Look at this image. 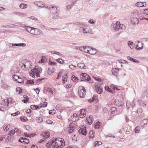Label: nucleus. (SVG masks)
I'll return each instance as SVG.
<instances>
[{"mask_svg": "<svg viewBox=\"0 0 148 148\" xmlns=\"http://www.w3.org/2000/svg\"><path fill=\"white\" fill-rule=\"evenodd\" d=\"M42 69L40 67L35 66L34 69L29 72L30 75L33 77H35V75L37 77H40V74L42 71Z\"/></svg>", "mask_w": 148, "mask_h": 148, "instance_id": "1", "label": "nucleus"}, {"mask_svg": "<svg viewBox=\"0 0 148 148\" xmlns=\"http://www.w3.org/2000/svg\"><path fill=\"white\" fill-rule=\"evenodd\" d=\"M56 148H62L65 145V141L61 138H53Z\"/></svg>", "mask_w": 148, "mask_h": 148, "instance_id": "2", "label": "nucleus"}, {"mask_svg": "<svg viewBox=\"0 0 148 148\" xmlns=\"http://www.w3.org/2000/svg\"><path fill=\"white\" fill-rule=\"evenodd\" d=\"M32 63L29 61L26 60H23L19 63L20 66L24 70H29L28 69L31 67Z\"/></svg>", "mask_w": 148, "mask_h": 148, "instance_id": "3", "label": "nucleus"}, {"mask_svg": "<svg viewBox=\"0 0 148 148\" xmlns=\"http://www.w3.org/2000/svg\"><path fill=\"white\" fill-rule=\"evenodd\" d=\"M111 27L115 31H118L121 29L124 30L125 28V25L120 24L119 21H117L115 24H112Z\"/></svg>", "mask_w": 148, "mask_h": 148, "instance_id": "4", "label": "nucleus"}, {"mask_svg": "<svg viewBox=\"0 0 148 148\" xmlns=\"http://www.w3.org/2000/svg\"><path fill=\"white\" fill-rule=\"evenodd\" d=\"M78 95L81 98L84 97L86 95V90L84 87L81 86L78 88Z\"/></svg>", "mask_w": 148, "mask_h": 148, "instance_id": "5", "label": "nucleus"}, {"mask_svg": "<svg viewBox=\"0 0 148 148\" xmlns=\"http://www.w3.org/2000/svg\"><path fill=\"white\" fill-rule=\"evenodd\" d=\"M46 146L47 148H56L53 138L47 143Z\"/></svg>", "mask_w": 148, "mask_h": 148, "instance_id": "6", "label": "nucleus"}, {"mask_svg": "<svg viewBox=\"0 0 148 148\" xmlns=\"http://www.w3.org/2000/svg\"><path fill=\"white\" fill-rule=\"evenodd\" d=\"M81 78L82 80L89 81L91 79L90 77L86 73H82L81 75Z\"/></svg>", "mask_w": 148, "mask_h": 148, "instance_id": "7", "label": "nucleus"}, {"mask_svg": "<svg viewBox=\"0 0 148 148\" xmlns=\"http://www.w3.org/2000/svg\"><path fill=\"white\" fill-rule=\"evenodd\" d=\"M86 109H81L80 110V113L79 114V117L81 118L84 117L86 115Z\"/></svg>", "mask_w": 148, "mask_h": 148, "instance_id": "8", "label": "nucleus"}, {"mask_svg": "<svg viewBox=\"0 0 148 148\" xmlns=\"http://www.w3.org/2000/svg\"><path fill=\"white\" fill-rule=\"evenodd\" d=\"M97 50L96 49L91 48V47H90L89 53L91 55H94L97 53Z\"/></svg>", "mask_w": 148, "mask_h": 148, "instance_id": "9", "label": "nucleus"}, {"mask_svg": "<svg viewBox=\"0 0 148 148\" xmlns=\"http://www.w3.org/2000/svg\"><path fill=\"white\" fill-rule=\"evenodd\" d=\"M138 20L136 18H132L131 19V23L132 24L136 25L138 23Z\"/></svg>", "mask_w": 148, "mask_h": 148, "instance_id": "10", "label": "nucleus"}, {"mask_svg": "<svg viewBox=\"0 0 148 148\" xmlns=\"http://www.w3.org/2000/svg\"><path fill=\"white\" fill-rule=\"evenodd\" d=\"M79 134H81L82 135H86L87 134L86 132V127H84V128L80 129L79 130Z\"/></svg>", "mask_w": 148, "mask_h": 148, "instance_id": "11", "label": "nucleus"}, {"mask_svg": "<svg viewBox=\"0 0 148 148\" xmlns=\"http://www.w3.org/2000/svg\"><path fill=\"white\" fill-rule=\"evenodd\" d=\"M146 4L145 2H137L136 4V5L138 7H141L143 6H146Z\"/></svg>", "mask_w": 148, "mask_h": 148, "instance_id": "12", "label": "nucleus"}, {"mask_svg": "<svg viewBox=\"0 0 148 148\" xmlns=\"http://www.w3.org/2000/svg\"><path fill=\"white\" fill-rule=\"evenodd\" d=\"M44 3L42 1H36L34 2V4L35 5L40 8H42L44 7V6L45 5H44Z\"/></svg>", "mask_w": 148, "mask_h": 148, "instance_id": "13", "label": "nucleus"}, {"mask_svg": "<svg viewBox=\"0 0 148 148\" xmlns=\"http://www.w3.org/2000/svg\"><path fill=\"white\" fill-rule=\"evenodd\" d=\"M80 29L83 32V33L86 34L88 32V30L89 29V27H82L80 28Z\"/></svg>", "mask_w": 148, "mask_h": 148, "instance_id": "14", "label": "nucleus"}, {"mask_svg": "<svg viewBox=\"0 0 148 148\" xmlns=\"http://www.w3.org/2000/svg\"><path fill=\"white\" fill-rule=\"evenodd\" d=\"M95 87L96 91L98 93L101 94L102 92V90L99 86L97 85Z\"/></svg>", "mask_w": 148, "mask_h": 148, "instance_id": "15", "label": "nucleus"}, {"mask_svg": "<svg viewBox=\"0 0 148 148\" xmlns=\"http://www.w3.org/2000/svg\"><path fill=\"white\" fill-rule=\"evenodd\" d=\"M34 35H39L40 34L41 31L38 28H35V29Z\"/></svg>", "mask_w": 148, "mask_h": 148, "instance_id": "16", "label": "nucleus"}, {"mask_svg": "<svg viewBox=\"0 0 148 148\" xmlns=\"http://www.w3.org/2000/svg\"><path fill=\"white\" fill-rule=\"evenodd\" d=\"M138 103L139 105L143 107H144L146 105V104L143 101L140 100H138Z\"/></svg>", "mask_w": 148, "mask_h": 148, "instance_id": "17", "label": "nucleus"}, {"mask_svg": "<svg viewBox=\"0 0 148 148\" xmlns=\"http://www.w3.org/2000/svg\"><path fill=\"white\" fill-rule=\"evenodd\" d=\"M77 66L81 69H85L86 68V66L83 63H79L77 64Z\"/></svg>", "mask_w": 148, "mask_h": 148, "instance_id": "18", "label": "nucleus"}, {"mask_svg": "<svg viewBox=\"0 0 148 148\" xmlns=\"http://www.w3.org/2000/svg\"><path fill=\"white\" fill-rule=\"evenodd\" d=\"M119 71V69L115 68L114 69H112V73L114 75H116L118 74Z\"/></svg>", "mask_w": 148, "mask_h": 148, "instance_id": "19", "label": "nucleus"}, {"mask_svg": "<svg viewBox=\"0 0 148 148\" xmlns=\"http://www.w3.org/2000/svg\"><path fill=\"white\" fill-rule=\"evenodd\" d=\"M68 130L69 133L72 132L74 129V127L72 126V124H70L69 125V127Z\"/></svg>", "mask_w": 148, "mask_h": 148, "instance_id": "20", "label": "nucleus"}, {"mask_svg": "<svg viewBox=\"0 0 148 148\" xmlns=\"http://www.w3.org/2000/svg\"><path fill=\"white\" fill-rule=\"evenodd\" d=\"M148 122V120L147 119H145L143 120L141 122V125L144 126L145 124H147Z\"/></svg>", "mask_w": 148, "mask_h": 148, "instance_id": "21", "label": "nucleus"}, {"mask_svg": "<svg viewBox=\"0 0 148 148\" xmlns=\"http://www.w3.org/2000/svg\"><path fill=\"white\" fill-rule=\"evenodd\" d=\"M12 45L13 46H23L25 47L26 46V44L25 43H21L18 44H12Z\"/></svg>", "mask_w": 148, "mask_h": 148, "instance_id": "22", "label": "nucleus"}, {"mask_svg": "<svg viewBox=\"0 0 148 148\" xmlns=\"http://www.w3.org/2000/svg\"><path fill=\"white\" fill-rule=\"evenodd\" d=\"M49 136L50 134L49 132H45L44 134H42V136L45 138L49 137Z\"/></svg>", "mask_w": 148, "mask_h": 148, "instance_id": "23", "label": "nucleus"}, {"mask_svg": "<svg viewBox=\"0 0 148 148\" xmlns=\"http://www.w3.org/2000/svg\"><path fill=\"white\" fill-rule=\"evenodd\" d=\"M105 89L106 91H107L109 92L112 93H114V90H112L108 86H106L105 87Z\"/></svg>", "mask_w": 148, "mask_h": 148, "instance_id": "24", "label": "nucleus"}, {"mask_svg": "<svg viewBox=\"0 0 148 148\" xmlns=\"http://www.w3.org/2000/svg\"><path fill=\"white\" fill-rule=\"evenodd\" d=\"M67 75H66L63 76L62 77V81L63 84H64L65 83V82L67 80V79L66 78Z\"/></svg>", "mask_w": 148, "mask_h": 148, "instance_id": "25", "label": "nucleus"}, {"mask_svg": "<svg viewBox=\"0 0 148 148\" xmlns=\"http://www.w3.org/2000/svg\"><path fill=\"white\" fill-rule=\"evenodd\" d=\"M27 5L26 4L21 3L19 5L20 7L22 9L25 8H27Z\"/></svg>", "mask_w": 148, "mask_h": 148, "instance_id": "26", "label": "nucleus"}, {"mask_svg": "<svg viewBox=\"0 0 148 148\" xmlns=\"http://www.w3.org/2000/svg\"><path fill=\"white\" fill-rule=\"evenodd\" d=\"M73 4L72 3L71 4H70L69 5L66 6V10L67 11H69L71 9V7L73 6Z\"/></svg>", "mask_w": 148, "mask_h": 148, "instance_id": "27", "label": "nucleus"}, {"mask_svg": "<svg viewBox=\"0 0 148 148\" xmlns=\"http://www.w3.org/2000/svg\"><path fill=\"white\" fill-rule=\"evenodd\" d=\"M40 62V61H39V62ZM40 62L42 63H45L46 62V60L45 57H44L43 56H42Z\"/></svg>", "mask_w": 148, "mask_h": 148, "instance_id": "28", "label": "nucleus"}, {"mask_svg": "<svg viewBox=\"0 0 148 148\" xmlns=\"http://www.w3.org/2000/svg\"><path fill=\"white\" fill-rule=\"evenodd\" d=\"M127 44L131 49H132L133 48V42L129 41L128 42Z\"/></svg>", "mask_w": 148, "mask_h": 148, "instance_id": "29", "label": "nucleus"}, {"mask_svg": "<svg viewBox=\"0 0 148 148\" xmlns=\"http://www.w3.org/2000/svg\"><path fill=\"white\" fill-rule=\"evenodd\" d=\"M94 134L95 133L94 132L92 131H90L89 134L90 137L91 138H93Z\"/></svg>", "mask_w": 148, "mask_h": 148, "instance_id": "30", "label": "nucleus"}, {"mask_svg": "<svg viewBox=\"0 0 148 148\" xmlns=\"http://www.w3.org/2000/svg\"><path fill=\"white\" fill-rule=\"evenodd\" d=\"M43 119L41 117H39L37 118L36 120V121L38 123H41L43 121Z\"/></svg>", "mask_w": 148, "mask_h": 148, "instance_id": "31", "label": "nucleus"}, {"mask_svg": "<svg viewBox=\"0 0 148 148\" xmlns=\"http://www.w3.org/2000/svg\"><path fill=\"white\" fill-rule=\"evenodd\" d=\"M100 123L99 121L97 122V123L95 124L94 125L95 128V129H98L99 128V127L100 126Z\"/></svg>", "mask_w": 148, "mask_h": 148, "instance_id": "32", "label": "nucleus"}, {"mask_svg": "<svg viewBox=\"0 0 148 148\" xmlns=\"http://www.w3.org/2000/svg\"><path fill=\"white\" fill-rule=\"evenodd\" d=\"M95 147H98L99 145H101L102 144V143L101 141H96L95 142Z\"/></svg>", "mask_w": 148, "mask_h": 148, "instance_id": "33", "label": "nucleus"}, {"mask_svg": "<svg viewBox=\"0 0 148 148\" xmlns=\"http://www.w3.org/2000/svg\"><path fill=\"white\" fill-rule=\"evenodd\" d=\"M90 47H89L85 46V50L84 51V52L89 53V50L90 49Z\"/></svg>", "mask_w": 148, "mask_h": 148, "instance_id": "34", "label": "nucleus"}, {"mask_svg": "<svg viewBox=\"0 0 148 148\" xmlns=\"http://www.w3.org/2000/svg\"><path fill=\"white\" fill-rule=\"evenodd\" d=\"M10 125H5L3 127V129L4 130V131L6 132L7 131L9 130V128L10 127Z\"/></svg>", "mask_w": 148, "mask_h": 148, "instance_id": "35", "label": "nucleus"}, {"mask_svg": "<svg viewBox=\"0 0 148 148\" xmlns=\"http://www.w3.org/2000/svg\"><path fill=\"white\" fill-rule=\"evenodd\" d=\"M69 67L72 70L75 69L77 68L76 66L74 65L73 64H71L69 65Z\"/></svg>", "mask_w": 148, "mask_h": 148, "instance_id": "36", "label": "nucleus"}, {"mask_svg": "<svg viewBox=\"0 0 148 148\" xmlns=\"http://www.w3.org/2000/svg\"><path fill=\"white\" fill-rule=\"evenodd\" d=\"M140 131V127L138 126H136L135 129V132L136 133H138Z\"/></svg>", "mask_w": 148, "mask_h": 148, "instance_id": "37", "label": "nucleus"}, {"mask_svg": "<svg viewBox=\"0 0 148 148\" xmlns=\"http://www.w3.org/2000/svg\"><path fill=\"white\" fill-rule=\"evenodd\" d=\"M53 18L57 19L59 18L58 14L57 13L53 14Z\"/></svg>", "mask_w": 148, "mask_h": 148, "instance_id": "38", "label": "nucleus"}, {"mask_svg": "<svg viewBox=\"0 0 148 148\" xmlns=\"http://www.w3.org/2000/svg\"><path fill=\"white\" fill-rule=\"evenodd\" d=\"M20 119L23 121H26L27 120V117L25 116H21L20 117Z\"/></svg>", "mask_w": 148, "mask_h": 148, "instance_id": "39", "label": "nucleus"}, {"mask_svg": "<svg viewBox=\"0 0 148 148\" xmlns=\"http://www.w3.org/2000/svg\"><path fill=\"white\" fill-rule=\"evenodd\" d=\"M25 128L27 131H31V128L28 125H26L25 126Z\"/></svg>", "mask_w": 148, "mask_h": 148, "instance_id": "40", "label": "nucleus"}, {"mask_svg": "<svg viewBox=\"0 0 148 148\" xmlns=\"http://www.w3.org/2000/svg\"><path fill=\"white\" fill-rule=\"evenodd\" d=\"M71 80L72 81H73L74 82H76L78 80L77 78L74 75H73L72 78Z\"/></svg>", "mask_w": 148, "mask_h": 148, "instance_id": "41", "label": "nucleus"}, {"mask_svg": "<svg viewBox=\"0 0 148 148\" xmlns=\"http://www.w3.org/2000/svg\"><path fill=\"white\" fill-rule=\"evenodd\" d=\"M32 27H28V26H27L26 27V30L28 32L30 33L31 30L32 29Z\"/></svg>", "mask_w": 148, "mask_h": 148, "instance_id": "42", "label": "nucleus"}, {"mask_svg": "<svg viewBox=\"0 0 148 148\" xmlns=\"http://www.w3.org/2000/svg\"><path fill=\"white\" fill-rule=\"evenodd\" d=\"M14 131L15 132H16L18 134H20L21 132V131L20 130L18 129L17 128H15Z\"/></svg>", "mask_w": 148, "mask_h": 148, "instance_id": "43", "label": "nucleus"}, {"mask_svg": "<svg viewBox=\"0 0 148 148\" xmlns=\"http://www.w3.org/2000/svg\"><path fill=\"white\" fill-rule=\"evenodd\" d=\"M19 77V76L15 75H13L12 76V77L14 78V79H15V80L16 81L17 80Z\"/></svg>", "mask_w": 148, "mask_h": 148, "instance_id": "44", "label": "nucleus"}, {"mask_svg": "<svg viewBox=\"0 0 148 148\" xmlns=\"http://www.w3.org/2000/svg\"><path fill=\"white\" fill-rule=\"evenodd\" d=\"M52 9L54 10V11L53 12V14L56 13L57 12V8L56 7H52Z\"/></svg>", "mask_w": 148, "mask_h": 148, "instance_id": "45", "label": "nucleus"}, {"mask_svg": "<svg viewBox=\"0 0 148 148\" xmlns=\"http://www.w3.org/2000/svg\"><path fill=\"white\" fill-rule=\"evenodd\" d=\"M77 116V114L76 113H74L71 118V120L72 121H73V120H74L75 119V117H76Z\"/></svg>", "mask_w": 148, "mask_h": 148, "instance_id": "46", "label": "nucleus"}, {"mask_svg": "<svg viewBox=\"0 0 148 148\" xmlns=\"http://www.w3.org/2000/svg\"><path fill=\"white\" fill-rule=\"evenodd\" d=\"M16 91L18 92V94H20L21 92L22 89L20 87L17 88H16Z\"/></svg>", "mask_w": 148, "mask_h": 148, "instance_id": "47", "label": "nucleus"}, {"mask_svg": "<svg viewBox=\"0 0 148 148\" xmlns=\"http://www.w3.org/2000/svg\"><path fill=\"white\" fill-rule=\"evenodd\" d=\"M14 131L12 130L9 132L8 134L10 136L13 135L14 134Z\"/></svg>", "mask_w": 148, "mask_h": 148, "instance_id": "48", "label": "nucleus"}, {"mask_svg": "<svg viewBox=\"0 0 148 148\" xmlns=\"http://www.w3.org/2000/svg\"><path fill=\"white\" fill-rule=\"evenodd\" d=\"M34 82H33V81L32 80H27V84H34Z\"/></svg>", "mask_w": 148, "mask_h": 148, "instance_id": "49", "label": "nucleus"}, {"mask_svg": "<svg viewBox=\"0 0 148 148\" xmlns=\"http://www.w3.org/2000/svg\"><path fill=\"white\" fill-rule=\"evenodd\" d=\"M56 113V110H50L49 114H53Z\"/></svg>", "mask_w": 148, "mask_h": 148, "instance_id": "50", "label": "nucleus"}, {"mask_svg": "<svg viewBox=\"0 0 148 148\" xmlns=\"http://www.w3.org/2000/svg\"><path fill=\"white\" fill-rule=\"evenodd\" d=\"M62 59H61L59 58L56 61L57 62L61 64L62 63H63L64 62V61L63 60L62 63V62L61 61Z\"/></svg>", "mask_w": 148, "mask_h": 148, "instance_id": "51", "label": "nucleus"}, {"mask_svg": "<svg viewBox=\"0 0 148 148\" xmlns=\"http://www.w3.org/2000/svg\"><path fill=\"white\" fill-rule=\"evenodd\" d=\"M87 120L89 124L90 125L92 124L93 122V121L90 119V118L88 119Z\"/></svg>", "mask_w": 148, "mask_h": 148, "instance_id": "52", "label": "nucleus"}, {"mask_svg": "<svg viewBox=\"0 0 148 148\" xmlns=\"http://www.w3.org/2000/svg\"><path fill=\"white\" fill-rule=\"evenodd\" d=\"M41 105L42 106L41 107H46L47 105V103L45 102L43 103H41Z\"/></svg>", "mask_w": 148, "mask_h": 148, "instance_id": "53", "label": "nucleus"}, {"mask_svg": "<svg viewBox=\"0 0 148 148\" xmlns=\"http://www.w3.org/2000/svg\"><path fill=\"white\" fill-rule=\"evenodd\" d=\"M20 113V112L19 111H17L14 114H12L11 115L12 116H15L19 114Z\"/></svg>", "mask_w": 148, "mask_h": 148, "instance_id": "54", "label": "nucleus"}, {"mask_svg": "<svg viewBox=\"0 0 148 148\" xmlns=\"http://www.w3.org/2000/svg\"><path fill=\"white\" fill-rule=\"evenodd\" d=\"M127 58L128 60H129L130 61H132L133 62H134V60L135 59L129 56H127Z\"/></svg>", "mask_w": 148, "mask_h": 148, "instance_id": "55", "label": "nucleus"}, {"mask_svg": "<svg viewBox=\"0 0 148 148\" xmlns=\"http://www.w3.org/2000/svg\"><path fill=\"white\" fill-rule=\"evenodd\" d=\"M25 140V138H23V137L21 138L19 140V141L21 142V143H24Z\"/></svg>", "mask_w": 148, "mask_h": 148, "instance_id": "56", "label": "nucleus"}, {"mask_svg": "<svg viewBox=\"0 0 148 148\" xmlns=\"http://www.w3.org/2000/svg\"><path fill=\"white\" fill-rule=\"evenodd\" d=\"M62 75V73L61 72H59L58 73V74L57 77H56L57 79H59L60 77H61Z\"/></svg>", "mask_w": 148, "mask_h": 148, "instance_id": "57", "label": "nucleus"}, {"mask_svg": "<svg viewBox=\"0 0 148 148\" xmlns=\"http://www.w3.org/2000/svg\"><path fill=\"white\" fill-rule=\"evenodd\" d=\"M35 28L32 27V29L31 30V32H30V33L31 34L34 35V34H35L34 32H35Z\"/></svg>", "mask_w": 148, "mask_h": 148, "instance_id": "58", "label": "nucleus"}, {"mask_svg": "<svg viewBox=\"0 0 148 148\" xmlns=\"http://www.w3.org/2000/svg\"><path fill=\"white\" fill-rule=\"evenodd\" d=\"M17 81L19 83H21L23 82V80L22 79L19 77Z\"/></svg>", "mask_w": 148, "mask_h": 148, "instance_id": "59", "label": "nucleus"}, {"mask_svg": "<svg viewBox=\"0 0 148 148\" xmlns=\"http://www.w3.org/2000/svg\"><path fill=\"white\" fill-rule=\"evenodd\" d=\"M142 109L141 108H138L137 110V113L138 114L140 113H142Z\"/></svg>", "mask_w": 148, "mask_h": 148, "instance_id": "60", "label": "nucleus"}, {"mask_svg": "<svg viewBox=\"0 0 148 148\" xmlns=\"http://www.w3.org/2000/svg\"><path fill=\"white\" fill-rule=\"evenodd\" d=\"M36 135V134H35V133H33L30 134L29 135H27V136H28V137H33Z\"/></svg>", "mask_w": 148, "mask_h": 148, "instance_id": "61", "label": "nucleus"}, {"mask_svg": "<svg viewBox=\"0 0 148 148\" xmlns=\"http://www.w3.org/2000/svg\"><path fill=\"white\" fill-rule=\"evenodd\" d=\"M47 90V92H49L50 93H52V94H53V91H52V90L51 89V88H48Z\"/></svg>", "mask_w": 148, "mask_h": 148, "instance_id": "62", "label": "nucleus"}, {"mask_svg": "<svg viewBox=\"0 0 148 148\" xmlns=\"http://www.w3.org/2000/svg\"><path fill=\"white\" fill-rule=\"evenodd\" d=\"M103 112L105 113H107L108 112V109L106 108H103Z\"/></svg>", "mask_w": 148, "mask_h": 148, "instance_id": "63", "label": "nucleus"}, {"mask_svg": "<svg viewBox=\"0 0 148 148\" xmlns=\"http://www.w3.org/2000/svg\"><path fill=\"white\" fill-rule=\"evenodd\" d=\"M144 14L148 15V9L145 10L143 12Z\"/></svg>", "mask_w": 148, "mask_h": 148, "instance_id": "64", "label": "nucleus"}]
</instances>
